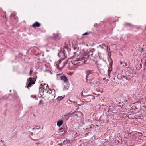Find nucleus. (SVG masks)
Segmentation results:
<instances>
[{
	"label": "nucleus",
	"mask_w": 146,
	"mask_h": 146,
	"mask_svg": "<svg viewBox=\"0 0 146 146\" xmlns=\"http://www.w3.org/2000/svg\"><path fill=\"white\" fill-rule=\"evenodd\" d=\"M102 45L104 46L106 48H108V46H107L105 44H102Z\"/></svg>",
	"instance_id": "f3484780"
},
{
	"label": "nucleus",
	"mask_w": 146,
	"mask_h": 146,
	"mask_svg": "<svg viewBox=\"0 0 146 146\" xmlns=\"http://www.w3.org/2000/svg\"><path fill=\"white\" fill-rule=\"evenodd\" d=\"M99 46L101 48H102V49H104V47L102 45H99Z\"/></svg>",
	"instance_id": "aec40b11"
},
{
	"label": "nucleus",
	"mask_w": 146,
	"mask_h": 146,
	"mask_svg": "<svg viewBox=\"0 0 146 146\" xmlns=\"http://www.w3.org/2000/svg\"><path fill=\"white\" fill-rule=\"evenodd\" d=\"M64 97V96H59L57 97V100H58V101H60L61 100H62V99H63Z\"/></svg>",
	"instance_id": "9b49d317"
},
{
	"label": "nucleus",
	"mask_w": 146,
	"mask_h": 146,
	"mask_svg": "<svg viewBox=\"0 0 146 146\" xmlns=\"http://www.w3.org/2000/svg\"><path fill=\"white\" fill-rule=\"evenodd\" d=\"M124 64H125V65L126 66H127V64L126 63V62H124Z\"/></svg>",
	"instance_id": "4be33fe9"
},
{
	"label": "nucleus",
	"mask_w": 146,
	"mask_h": 146,
	"mask_svg": "<svg viewBox=\"0 0 146 146\" xmlns=\"http://www.w3.org/2000/svg\"><path fill=\"white\" fill-rule=\"evenodd\" d=\"M41 87H42L44 90L46 91H48L50 89L48 85L46 84H44L43 86Z\"/></svg>",
	"instance_id": "423d86ee"
},
{
	"label": "nucleus",
	"mask_w": 146,
	"mask_h": 146,
	"mask_svg": "<svg viewBox=\"0 0 146 146\" xmlns=\"http://www.w3.org/2000/svg\"><path fill=\"white\" fill-rule=\"evenodd\" d=\"M74 73V72H72V73H71V75H72Z\"/></svg>",
	"instance_id": "b1692460"
},
{
	"label": "nucleus",
	"mask_w": 146,
	"mask_h": 146,
	"mask_svg": "<svg viewBox=\"0 0 146 146\" xmlns=\"http://www.w3.org/2000/svg\"><path fill=\"white\" fill-rule=\"evenodd\" d=\"M93 99V96L91 95H89L86 98V99L88 100L89 102H90L91 99Z\"/></svg>",
	"instance_id": "9d476101"
},
{
	"label": "nucleus",
	"mask_w": 146,
	"mask_h": 146,
	"mask_svg": "<svg viewBox=\"0 0 146 146\" xmlns=\"http://www.w3.org/2000/svg\"><path fill=\"white\" fill-rule=\"evenodd\" d=\"M31 98H35L36 99V96L35 95H31Z\"/></svg>",
	"instance_id": "2eb2a0df"
},
{
	"label": "nucleus",
	"mask_w": 146,
	"mask_h": 146,
	"mask_svg": "<svg viewBox=\"0 0 146 146\" xmlns=\"http://www.w3.org/2000/svg\"><path fill=\"white\" fill-rule=\"evenodd\" d=\"M83 80L84 81H85V82H87V77H86V76L84 78H83Z\"/></svg>",
	"instance_id": "4468645a"
},
{
	"label": "nucleus",
	"mask_w": 146,
	"mask_h": 146,
	"mask_svg": "<svg viewBox=\"0 0 146 146\" xmlns=\"http://www.w3.org/2000/svg\"><path fill=\"white\" fill-rule=\"evenodd\" d=\"M126 79L129 80H132L131 79V78H129H129H126Z\"/></svg>",
	"instance_id": "412c9836"
},
{
	"label": "nucleus",
	"mask_w": 146,
	"mask_h": 146,
	"mask_svg": "<svg viewBox=\"0 0 146 146\" xmlns=\"http://www.w3.org/2000/svg\"><path fill=\"white\" fill-rule=\"evenodd\" d=\"M96 64L97 65V66L98 67H100V66H101V64H98L97 63V62L96 63Z\"/></svg>",
	"instance_id": "dca6fc26"
},
{
	"label": "nucleus",
	"mask_w": 146,
	"mask_h": 146,
	"mask_svg": "<svg viewBox=\"0 0 146 146\" xmlns=\"http://www.w3.org/2000/svg\"><path fill=\"white\" fill-rule=\"evenodd\" d=\"M88 34V33L86 32L84 33L82 35H87Z\"/></svg>",
	"instance_id": "6ab92c4d"
},
{
	"label": "nucleus",
	"mask_w": 146,
	"mask_h": 146,
	"mask_svg": "<svg viewBox=\"0 0 146 146\" xmlns=\"http://www.w3.org/2000/svg\"><path fill=\"white\" fill-rule=\"evenodd\" d=\"M61 61L62 60L60 59L55 63L56 67L60 69H62L65 65V63L64 62H62Z\"/></svg>",
	"instance_id": "f03ea898"
},
{
	"label": "nucleus",
	"mask_w": 146,
	"mask_h": 146,
	"mask_svg": "<svg viewBox=\"0 0 146 146\" xmlns=\"http://www.w3.org/2000/svg\"><path fill=\"white\" fill-rule=\"evenodd\" d=\"M44 104V103L43 102V100H40L39 102V104L41 105V104Z\"/></svg>",
	"instance_id": "ddd939ff"
},
{
	"label": "nucleus",
	"mask_w": 146,
	"mask_h": 146,
	"mask_svg": "<svg viewBox=\"0 0 146 146\" xmlns=\"http://www.w3.org/2000/svg\"><path fill=\"white\" fill-rule=\"evenodd\" d=\"M58 56L59 57H61L62 58H65V54L64 51L60 52L58 54Z\"/></svg>",
	"instance_id": "39448f33"
},
{
	"label": "nucleus",
	"mask_w": 146,
	"mask_h": 146,
	"mask_svg": "<svg viewBox=\"0 0 146 146\" xmlns=\"http://www.w3.org/2000/svg\"><path fill=\"white\" fill-rule=\"evenodd\" d=\"M86 61L84 60L83 57H79L77 58L76 60H74L72 61V63L74 65L82 64L86 63Z\"/></svg>",
	"instance_id": "f257e3e1"
},
{
	"label": "nucleus",
	"mask_w": 146,
	"mask_h": 146,
	"mask_svg": "<svg viewBox=\"0 0 146 146\" xmlns=\"http://www.w3.org/2000/svg\"><path fill=\"white\" fill-rule=\"evenodd\" d=\"M33 68L32 67H31L30 69V72L29 73L30 76H31L32 73L33 72Z\"/></svg>",
	"instance_id": "f8f14e48"
},
{
	"label": "nucleus",
	"mask_w": 146,
	"mask_h": 146,
	"mask_svg": "<svg viewBox=\"0 0 146 146\" xmlns=\"http://www.w3.org/2000/svg\"><path fill=\"white\" fill-rule=\"evenodd\" d=\"M47 93L50 94H51L52 96H54V98L55 97V90H50L49 89L47 91Z\"/></svg>",
	"instance_id": "20e7f679"
},
{
	"label": "nucleus",
	"mask_w": 146,
	"mask_h": 146,
	"mask_svg": "<svg viewBox=\"0 0 146 146\" xmlns=\"http://www.w3.org/2000/svg\"><path fill=\"white\" fill-rule=\"evenodd\" d=\"M63 123V121L62 120H60L57 122V125L58 127H60Z\"/></svg>",
	"instance_id": "1a4fd4ad"
},
{
	"label": "nucleus",
	"mask_w": 146,
	"mask_h": 146,
	"mask_svg": "<svg viewBox=\"0 0 146 146\" xmlns=\"http://www.w3.org/2000/svg\"><path fill=\"white\" fill-rule=\"evenodd\" d=\"M40 26V24L38 22H36L35 23L32 25V26L33 27H38Z\"/></svg>",
	"instance_id": "6e6552de"
},
{
	"label": "nucleus",
	"mask_w": 146,
	"mask_h": 146,
	"mask_svg": "<svg viewBox=\"0 0 146 146\" xmlns=\"http://www.w3.org/2000/svg\"><path fill=\"white\" fill-rule=\"evenodd\" d=\"M35 143L36 144H37V145L39 144H40L41 143H40V142H35Z\"/></svg>",
	"instance_id": "a211bd4d"
},
{
	"label": "nucleus",
	"mask_w": 146,
	"mask_h": 146,
	"mask_svg": "<svg viewBox=\"0 0 146 146\" xmlns=\"http://www.w3.org/2000/svg\"><path fill=\"white\" fill-rule=\"evenodd\" d=\"M33 140H35V139H33Z\"/></svg>",
	"instance_id": "cd10ccee"
},
{
	"label": "nucleus",
	"mask_w": 146,
	"mask_h": 146,
	"mask_svg": "<svg viewBox=\"0 0 146 146\" xmlns=\"http://www.w3.org/2000/svg\"><path fill=\"white\" fill-rule=\"evenodd\" d=\"M41 87H40L39 88V91L40 92L41 91H40V89L41 88Z\"/></svg>",
	"instance_id": "5701e85b"
},
{
	"label": "nucleus",
	"mask_w": 146,
	"mask_h": 146,
	"mask_svg": "<svg viewBox=\"0 0 146 146\" xmlns=\"http://www.w3.org/2000/svg\"><path fill=\"white\" fill-rule=\"evenodd\" d=\"M10 92H11V90H10Z\"/></svg>",
	"instance_id": "bb28decb"
},
{
	"label": "nucleus",
	"mask_w": 146,
	"mask_h": 146,
	"mask_svg": "<svg viewBox=\"0 0 146 146\" xmlns=\"http://www.w3.org/2000/svg\"><path fill=\"white\" fill-rule=\"evenodd\" d=\"M60 79L65 82H66L68 81V78L66 76H62L61 77Z\"/></svg>",
	"instance_id": "0eeeda50"
},
{
	"label": "nucleus",
	"mask_w": 146,
	"mask_h": 146,
	"mask_svg": "<svg viewBox=\"0 0 146 146\" xmlns=\"http://www.w3.org/2000/svg\"><path fill=\"white\" fill-rule=\"evenodd\" d=\"M29 79V82L27 86V87L28 88H29V87H31L32 84H33L35 83V82L31 78H30Z\"/></svg>",
	"instance_id": "7ed1b4c3"
},
{
	"label": "nucleus",
	"mask_w": 146,
	"mask_h": 146,
	"mask_svg": "<svg viewBox=\"0 0 146 146\" xmlns=\"http://www.w3.org/2000/svg\"><path fill=\"white\" fill-rule=\"evenodd\" d=\"M56 36H55V35H54V37H56Z\"/></svg>",
	"instance_id": "a878e982"
},
{
	"label": "nucleus",
	"mask_w": 146,
	"mask_h": 146,
	"mask_svg": "<svg viewBox=\"0 0 146 146\" xmlns=\"http://www.w3.org/2000/svg\"><path fill=\"white\" fill-rule=\"evenodd\" d=\"M120 63H121V64H122V62H120Z\"/></svg>",
	"instance_id": "393cba45"
}]
</instances>
